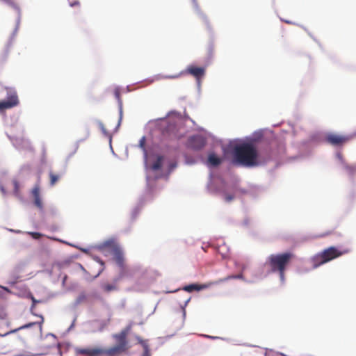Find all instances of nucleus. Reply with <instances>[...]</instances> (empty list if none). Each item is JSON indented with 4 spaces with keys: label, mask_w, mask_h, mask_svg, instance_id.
Wrapping results in <instances>:
<instances>
[{
    "label": "nucleus",
    "mask_w": 356,
    "mask_h": 356,
    "mask_svg": "<svg viewBox=\"0 0 356 356\" xmlns=\"http://www.w3.org/2000/svg\"><path fill=\"white\" fill-rule=\"evenodd\" d=\"M295 255L291 252L272 254L268 256L266 262L270 273H277L282 281L284 280V273Z\"/></svg>",
    "instance_id": "nucleus-1"
},
{
    "label": "nucleus",
    "mask_w": 356,
    "mask_h": 356,
    "mask_svg": "<svg viewBox=\"0 0 356 356\" xmlns=\"http://www.w3.org/2000/svg\"><path fill=\"white\" fill-rule=\"evenodd\" d=\"M234 154L236 161L243 165L251 167L259 165L258 152L252 143H243L236 146Z\"/></svg>",
    "instance_id": "nucleus-2"
},
{
    "label": "nucleus",
    "mask_w": 356,
    "mask_h": 356,
    "mask_svg": "<svg viewBox=\"0 0 356 356\" xmlns=\"http://www.w3.org/2000/svg\"><path fill=\"white\" fill-rule=\"evenodd\" d=\"M343 253L344 252L338 250L335 247H330L313 257V267L317 268L325 263L341 256Z\"/></svg>",
    "instance_id": "nucleus-3"
},
{
    "label": "nucleus",
    "mask_w": 356,
    "mask_h": 356,
    "mask_svg": "<svg viewBox=\"0 0 356 356\" xmlns=\"http://www.w3.org/2000/svg\"><path fill=\"white\" fill-rule=\"evenodd\" d=\"M6 90H8L7 99L0 101V112L15 107L19 104L17 92L10 88H6Z\"/></svg>",
    "instance_id": "nucleus-4"
},
{
    "label": "nucleus",
    "mask_w": 356,
    "mask_h": 356,
    "mask_svg": "<svg viewBox=\"0 0 356 356\" xmlns=\"http://www.w3.org/2000/svg\"><path fill=\"white\" fill-rule=\"evenodd\" d=\"M351 137L336 134H329L325 136V141L333 146H342L350 140Z\"/></svg>",
    "instance_id": "nucleus-5"
},
{
    "label": "nucleus",
    "mask_w": 356,
    "mask_h": 356,
    "mask_svg": "<svg viewBox=\"0 0 356 356\" xmlns=\"http://www.w3.org/2000/svg\"><path fill=\"white\" fill-rule=\"evenodd\" d=\"M130 329V327H127L125 329L122 330L120 332L113 334V337L117 342L116 345L122 348H124L127 350L129 348L127 337Z\"/></svg>",
    "instance_id": "nucleus-6"
},
{
    "label": "nucleus",
    "mask_w": 356,
    "mask_h": 356,
    "mask_svg": "<svg viewBox=\"0 0 356 356\" xmlns=\"http://www.w3.org/2000/svg\"><path fill=\"white\" fill-rule=\"evenodd\" d=\"M75 353L83 356H101L102 348H76Z\"/></svg>",
    "instance_id": "nucleus-7"
},
{
    "label": "nucleus",
    "mask_w": 356,
    "mask_h": 356,
    "mask_svg": "<svg viewBox=\"0 0 356 356\" xmlns=\"http://www.w3.org/2000/svg\"><path fill=\"white\" fill-rule=\"evenodd\" d=\"M206 144L204 138L199 135L190 137L188 141V145L190 148L195 150L201 149Z\"/></svg>",
    "instance_id": "nucleus-8"
},
{
    "label": "nucleus",
    "mask_w": 356,
    "mask_h": 356,
    "mask_svg": "<svg viewBox=\"0 0 356 356\" xmlns=\"http://www.w3.org/2000/svg\"><path fill=\"white\" fill-rule=\"evenodd\" d=\"M102 355L105 356H118L123 353L126 352L127 350L122 348L118 345H115L109 348H102Z\"/></svg>",
    "instance_id": "nucleus-9"
},
{
    "label": "nucleus",
    "mask_w": 356,
    "mask_h": 356,
    "mask_svg": "<svg viewBox=\"0 0 356 356\" xmlns=\"http://www.w3.org/2000/svg\"><path fill=\"white\" fill-rule=\"evenodd\" d=\"M204 68L195 65L188 66L186 70V73L193 76L197 79H201L204 75Z\"/></svg>",
    "instance_id": "nucleus-10"
},
{
    "label": "nucleus",
    "mask_w": 356,
    "mask_h": 356,
    "mask_svg": "<svg viewBox=\"0 0 356 356\" xmlns=\"http://www.w3.org/2000/svg\"><path fill=\"white\" fill-rule=\"evenodd\" d=\"M32 195L34 199V204L36 207H38L39 209H43V204L42 199L40 197V188L38 185H35L31 191Z\"/></svg>",
    "instance_id": "nucleus-11"
},
{
    "label": "nucleus",
    "mask_w": 356,
    "mask_h": 356,
    "mask_svg": "<svg viewBox=\"0 0 356 356\" xmlns=\"http://www.w3.org/2000/svg\"><path fill=\"white\" fill-rule=\"evenodd\" d=\"M39 318H40V321L39 322H32V323H27V324H25L24 325H22L21 327L17 328V329H15V330H13L10 332H8L3 334H0V337H4V336H6L10 333H14V332H17L18 330H23V329H26V328H29L31 327H33V325H39V327H40V329H42V324L44 323V317L42 316V315H40L38 316Z\"/></svg>",
    "instance_id": "nucleus-12"
},
{
    "label": "nucleus",
    "mask_w": 356,
    "mask_h": 356,
    "mask_svg": "<svg viewBox=\"0 0 356 356\" xmlns=\"http://www.w3.org/2000/svg\"><path fill=\"white\" fill-rule=\"evenodd\" d=\"M211 285V283L204 284H192L184 287V290L187 292H192L193 291H200L202 289H205L209 287Z\"/></svg>",
    "instance_id": "nucleus-13"
},
{
    "label": "nucleus",
    "mask_w": 356,
    "mask_h": 356,
    "mask_svg": "<svg viewBox=\"0 0 356 356\" xmlns=\"http://www.w3.org/2000/svg\"><path fill=\"white\" fill-rule=\"evenodd\" d=\"M136 339L138 341V343H140L143 348V353L141 356H152L151 350L147 343V341L143 340L140 337H136Z\"/></svg>",
    "instance_id": "nucleus-14"
},
{
    "label": "nucleus",
    "mask_w": 356,
    "mask_h": 356,
    "mask_svg": "<svg viewBox=\"0 0 356 356\" xmlns=\"http://www.w3.org/2000/svg\"><path fill=\"white\" fill-rule=\"evenodd\" d=\"M222 162V159L218 157L215 154L211 153L208 156V164L216 167L219 165Z\"/></svg>",
    "instance_id": "nucleus-15"
},
{
    "label": "nucleus",
    "mask_w": 356,
    "mask_h": 356,
    "mask_svg": "<svg viewBox=\"0 0 356 356\" xmlns=\"http://www.w3.org/2000/svg\"><path fill=\"white\" fill-rule=\"evenodd\" d=\"M164 157L161 155H159L156 157V160L152 164L151 168L154 171L159 170L161 168Z\"/></svg>",
    "instance_id": "nucleus-16"
},
{
    "label": "nucleus",
    "mask_w": 356,
    "mask_h": 356,
    "mask_svg": "<svg viewBox=\"0 0 356 356\" xmlns=\"http://www.w3.org/2000/svg\"><path fill=\"white\" fill-rule=\"evenodd\" d=\"M13 47V41L10 40L6 45L5 49L3 50V56L4 58H6L10 51V49Z\"/></svg>",
    "instance_id": "nucleus-17"
},
{
    "label": "nucleus",
    "mask_w": 356,
    "mask_h": 356,
    "mask_svg": "<svg viewBox=\"0 0 356 356\" xmlns=\"http://www.w3.org/2000/svg\"><path fill=\"white\" fill-rule=\"evenodd\" d=\"M102 289L105 292H110L116 289V286L111 284H106L102 286Z\"/></svg>",
    "instance_id": "nucleus-18"
},
{
    "label": "nucleus",
    "mask_w": 356,
    "mask_h": 356,
    "mask_svg": "<svg viewBox=\"0 0 356 356\" xmlns=\"http://www.w3.org/2000/svg\"><path fill=\"white\" fill-rule=\"evenodd\" d=\"M49 177H50V184L51 186L55 185V184L58 181L59 176L58 175H55L53 172L49 173Z\"/></svg>",
    "instance_id": "nucleus-19"
},
{
    "label": "nucleus",
    "mask_w": 356,
    "mask_h": 356,
    "mask_svg": "<svg viewBox=\"0 0 356 356\" xmlns=\"http://www.w3.org/2000/svg\"><path fill=\"white\" fill-rule=\"evenodd\" d=\"M243 277V274L241 273V274H238L237 275H232V276H227L223 279H220V280L216 282V283H219V282H224V281H226V280H228L229 279H241Z\"/></svg>",
    "instance_id": "nucleus-20"
},
{
    "label": "nucleus",
    "mask_w": 356,
    "mask_h": 356,
    "mask_svg": "<svg viewBox=\"0 0 356 356\" xmlns=\"http://www.w3.org/2000/svg\"><path fill=\"white\" fill-rule=\"evenodd\" d=\"M139 146L143 149L145 150V137L141 138V139L139 141Z\"/></svg>",
    "instance_id": "nucleus-21"
},
{
    "label": "nucleus",
    "mask_w": 356,
    "mask_h": 356,
    "mask_svg": "<svg viewBox=\"0 0 356 356\" xmlns=\"http://www.w3.org/2000/svg\"><path fill=\"white\" fill-rule=\"evenodd\" d=\"M29 234L35 239H39L42 236V234L39 232H29Z\"/></svg>",
    "instance_id": "nucleus-22"
},
{
    "label": "nucleus",
    "mask_w": 356,
    "mask_h": 356,
    "mask_svg": "<svg viewBox=\"0 0 356 356\" xmlns=\"http://www.w3.org/2000/svg\"><path fill=\"white\" fill-rule=\"evenodd\" d=\"M114 95L115 97V98L119 101V102H121V99H120V90L118 88H115L114 90Z\"/></svg>",
    "instance_id": "nucleus-23"
},
{
    "label": "nucleus",
    "mask_w": 356,
    "mask_h": 356,
    "mask_svg": "<svg viewBox=\"0 0 356 356\" xmlns=\"http://www.w3.org/2000/svg\"><path fill=\"white\" fill-rule=\"evenodd\" d=\"M116 261L120 266H123V258L121 255L116 257Z\"/></svg>",
    "instance_id": "nucleus-24"
},
{
    "label": "nucleus",
    "mask_w": 356,
    "mask_h": 356,
    "mask_svg": "<svg viewBox=\"0 0 356 356\" xmlns=\"http://www.w3.org/2000/svg\"><path fill=\"white\" fill-rule=\"evenodd\" d=\"M234 198V196L231 194H225V200L226 202H231Z\"/></svg>",
    "instance_id": "nucleus-25"
},
{
    "label": "nucleus",
    "mask_w": 356,
    "mask_h": 356,
    "mask_svg": "<svg viewBox=\"0 0 356 356\" xmlns=\"http://www.w3.org/2000/svg\"><path fill=\"white\" fill-rule=\"evenodd\" d=\"M70 6L71 7L79 6H80V2L78 0H74L73 1H70Z\"/></svg>",
    "instance_id": "nucleus-26"
},
{
    "label": "nucleus",
    "mask_w": 356,
    "mask_h": 356,
    "mask_svg": "<svg viewBox=\"0 0 356 356\" xmlns=\"http://www.w3.org/2000/svg\"><path fill=\"white\" fill-rule=\"evenodd\" d=\"M32 300H33V305H32V306H31V313H32L33 315L37 316V315L34 313V312H33V308L35 307V303H36V302H38V301H37L34 298H32Z\"/></svg>",
    "instance_id": "nucleus-27"
},
{
    "label": "nucleus",
    "mask_w": 356,
    "mask_h": 356,
    "mask_svg": "<svg viewBox=\"0 0 356 356\" xmlns=\"http://www.w3.org/2000/svg\"><path fill=\"white\" fill-rule=\"evenodd\" d=\"M183 74H184V72H181V73H180L179 74L168 75V76H166V78H168V79H177V78H179Z\"/></svg>",
    "instance_id": "nucleus-28"
},
{
    "label": "nucleus",
    "mask_w": 356,
    "mask_h": 356,
    "mask_svg": "<svg viewBox=\"0 0 356 356\" xmlns=\"http://www.w3.org/2000/svg\"><path fill=\"white\" fill-rule=\"evenodd\" d=\"M93 258L97 262L99 263L102 267L104 266V262L100 258L98 257H94Z\"/></svg>",
    "instance_id": "nucleus-29"
},
{
    "label": "nucleus",
    "mask_w": 356,
    "mask_h": 356,
    "mask_svg": "<svg viewBox=\"0 0 356 356\" xmlns=\"http://www.w3.org/2000/svg\"><path fill=\"white\" fill-rule=\"evenodd\" d=\"M14 186H15V193L16 195H17L18 190H19V186H18V183H17V181H14Z\"/></svg>",
    "instance_id": "nucleus-30"
},
{
    "label": "nucleus",
    "mask_w": 356,
    "mask_h": 356,
    "mask_svg": "<svg viewBox=\"0 0 356 356\" xmlns=\"http://www.w3.org/2000/svg\"><path fill=\"white\" fill-rule=\"evenodd\" d=\"M346 169L348 170L351 172H353L355 170V168L351 167V166H347Z\"/></svg>",
    "instance_id": "nucleus-31"
},
{
    "label": "nucleus",
    "mask_w": 356,
    "mask_h": 356,
    "mask_svg": "<svg viewBox=\"0 0 356 356\" xmlns=\"http://www.w3.org/2000/svg\"><path fill=\"white\" fill-rule=\"evenodd\" d=\"M176 167V163H171L170 166V170H172Z\"/></svg>",
    "instance_id": "nucleus-32"
},
{
    "label": "nucleus",
    "mask_w": 356,
    "mask_h": 356,
    "mask_svg": "<svg viewBox=\"0 0 356 356\" xmlns=\"http://www.w3.org/2000/svg\"><path fill=\"white\" fill-rule=\"evenodd\" d=\"M284 22H285L286 24H291V22L290 21H287V20H286V21H284Z\"/></svg>",
    "instance_id": "nucleus-33"
},
{
    "label": "nucleus",
    "mask_w": 356,
    "mask_h": 356,
    "mask_svg": "<svg viewBox=\"0 0 356 356\" xmlns=\"http://www.w3.org/2000/svg\"><path fill=\"white\" fill-rule=\"evenodd\" d=\"M0 356H6L5 354H1Z\"/></svg>",
    "instance_id": "nucleus-34"
}]
</instances>
